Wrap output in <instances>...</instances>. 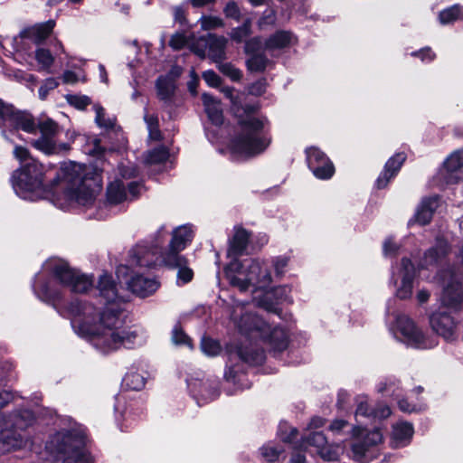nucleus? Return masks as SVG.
Segmentation results:
<instances>
[{
	"label": "nucleus",
	"mask_w": 463,
	"mask_h": 463,
	"mask_svg": "<svg viewBox=\"0 0 463 463\" xmlns=\"http://www.w3.org/2000/svg\"><path fill=\"white\" fill-rule=\"evenodd\" d=\"M98 290L104 299L102 308L81 300L73 301L69 306L68 312L75 332L88 337L91 345L103 354L144 345L146 332L137 326H125L123 305L126 299L110 275L104 273L99 277Z\"/></svg>",
	"instance_id": "nucleus-1"
},
{
	"label": "nucleus",
	"mask_w": 463,
	"mask_h": 463,
	"mask_svg": "<svg viewBox=\"0 0 463 463\" xmlns=\"http://www.w3.org/2000/svg\"><path fill=\"white\" fill-rule=\"evenodd\" d=\"M53 183L56 186L54 193L63 201L61 203L62 207H89L101 190L98 180L89 176L86 167L74 162L63 163Z\"/></svg>",
	"instance_id": "nucleus-2"
},
{
	"label": "nucleus",
	"mask_w": 463,
	"mask_h": 463,
	"mask_svg": "<svg viewBox=\"0 0 463 463\" xmlns=\"http://www.w3.org/2000/svg\"><path fill=\"white\" fill-rule=\"evenodd\" d=\"M449 251L447 241L439 237L435 245L425 252L420 266L421 269L436 271L435 279L442 287L441 304L444 307L458 308L463 304V276L455 267H443Z\"/></svg>",
	"instance_id": "nucleus-3"
},
{
	"label": "nucleus",
	"mask_w": 463,
	"mask_h": 463,
	"mask_svg": "<svg viewBox=\"0 0 463 463\" xmlns=\"http://www.w3.org/2000/svg\"><path fill=\"white\" fill-rule=\"evenodd\" d=\"M250 110L239 115L240 134L231 140L229 150L235 158H246L262 153L270 144V137L262 135L264 120L256 118Z\"/></svg>",
	"instance_id": "nucleus-4"
},
{
	"label": "nucleus",
	"mask_w": 463,
	"mask_h": 463,
	"mask_svg": "<svg viewBox=\"0 0 463 463\" xmlns=\"http://www.w3.org/2000/svg\"><path fill=\"white\" fill-rule=\"evenodd\" d=\"M165 242L162 232H158L155 242L150 246L137 245L133 250V263L140 267H152L164 264L171 268L178 269L177 281L185 284L192 280L193 270L186 266V260L175 253H163L162 245Z\"/></svg>",
	"instance_id": "nucleus-5"
},
{
	"label": "nucleus",
	"mask_w": 463,
	"mask_h": 463,
	"mask_svg": "<svg viewBox=\"0 0 463 463\" xmlns=\"http://www.w3.org/2000/svg\"><path fill=\"white\" fill-rule=\"evenodd\" d=\"M225 275L233 287L246 291L250 287L265 288L271 283V274L267 261L250 260L243 264L232 260L225 268Z\"/></svg>",
	"instance_id": "nucleus-6"
},
{
	"label": "nucleus",
	"mask_w": 463,
	"mask_h": 463,
	"mask_svg": "<svg viewBox=\"0 0 463 463\" xmlns=\"http://www.w3.org/2000/svg\"><path fill=\"white\" fill-rule=\"evenodd\" d=\"M44 166L36 160H30L14 172L12 184L15 194L23 199L34 201L45 192Z\"/></svg>",
	"instance_id": "nucleus-7"
},
{
	"label": "nucleus",
	"mask_w": 463,
	"mask_h": 463,
	"mask_svg": "<svg viewBox=\"0 0 463 463\" xmlns=\"http://www.w3.org/2000/svg\"><path fill=\"white\" fill-rule=\"evenodd\" d=\"M84 435L77 430H61L51 437L46 444L50 453L61 456L64 461L89 463L84 450Z\"/></svg>",
	"instance_id": "nucleus-8"
},
{
	"label": "nucleus",
	"mask_w": 463,
	"mask_h": 463,
	"mask_svg": "<svg viewBox=\"0 0 463 463\" xmlns=\"http://www.w3.org/2000/svg\"><path fill=\"white\" fill-rule=\"evenodd\" d=\"M242 311L241 307H237L234 313L232 315V318L235 325L241 332L249 333L252 331H260L261 336L269 341L275 350L282 351L287 347L288 336L286 332L281 327L270 328V326L262 321L259 317L246 313L237 320L236 313L237 310Z\"/></svg>",
	"instance_id": "nucleus-9"
},
{
	"label": "nucleus",
	"mask_w": 463,
	"mask_h": 463,
	"mask_svg": "<svg viewBox=\"0 0 463 463\" xmlns=\"http://www.w3.org/2000/svg\"><path fill=\"white\" fill-rule=\"evenodd\" d=\"M383 440V436L379 429L369 430L361 426H354L352 430L351 457L359 462L372 459L371 452Z\"/></svg>",
	"instance_id": "nucleus-10"
},
{
	"label": "nucleus",
	"mask_w": 463,
	"mask_h": 463,
	"mask_svg": "<svg viewBox=\"0 0 463 463\" xmlns=\"http://www.w3.org/2000/svg\"><path fill=\"white\" fill-rule=\"evenodd\" d=\"M46 269H50L53 276L64 286L76 293L86 292L93 283L91 278L71 269L62 260H50L46 263Z\"/></svg>",
	"instance_id": "nucleus-11"
},
{
	"label": "nucleus",
	"mask_w": 463,
	"mask_h": 463,
	"mask_svg": "<svg viewBox=\"0 0 463 463\" xmlns=\"http://www.w3.org/2000/svg\"><path fill=\"white\" fill-rule=\"evenodd\" d=\"M391 331L395 337L415 348L427 349L436 345L433 340L424 336L422 332L416 327L411 319L406 315H397L395 317V324L391 327Z\"/></svg>",
	"instance_id": "nucleus-12"
},
{
	"label": "nucleus",
	"mask_w": 463,
	"mask_h": 463,
	"mask_svg": "<svg viewBox=\"0 0 463 463\" xmlns=\"http://www.w3.org/2000/svg\"><path fill=\"white\" fill-rule=\"evenodd\" d=\"M38 128L41 136L32 142L33 146L37 150L46 155L60 154L70 150L68 143H56L55 137L60 132V128L55 121L50 118L42 120L38 124Z\"/></svg>",
	"instance_id": "nucleus-13"
},
{
	"label": "nucleus",
	"mask_w": 463,
	"mask_h": 463,
	"mask_svg": "<svg viewBox=\"0 0 463 463\" xmlns=\"http://www.w3.org/2000/svg\"><path fill=\"white\" fill-rule=\"evenodd\" d=\"M227 43L228 39L224 36L209 33L207 36L198 39L191 49L199 57L207 56L216 63L226 59Z\"/></svg>",
	"instance_id": "nucleus-14"
},
{
	"label": "nucleus",
	"mask_w": 463,
	"mask_h": 463,
	"mask_svg": "<svg viewBox=\"0 0 463 463\" xmlns=\"http://www.w3.org/2000/svg\"><path fill=\"white\" fill-rule=\"evenodd\" d=\"M6 123L27 133H33L37 128L31 114L14 111L12 106L6 105L0 100V124Z\"/></svg>",
	"instance_id": "nucleus-15"
},
{
	"label": "nucleus",
	"mask_w": 463,
	"mask_h": 463,
	"mask_svg": "<svg viewBox=\"0 0 463 463\" xmlns=\"http://www.w3.org/2000/svg\"><path fill=\"white\" fill-rule=\"evenodd\" d=\"M307 160L309 169L319 179H329L335 173V167L328 157L318 148L307 149Z\"/></svg>",
	"instance_id": "nucleus-16"
},
{
	"label": "nucleus",
	"mask_w": 463,
	"mask_h": 463,
	"mask_svg": "<svg viewBox=\"0 0 463 463\" xmlns=\"http://www.w3.org/2000/svg\"><path fill=\"white\" fill-rule=\"evenodd\" d=\"M430 325L432 330L446 341L456 339V322L448 312L439 310L432 313L430 317Z\"/></svg>",
	"instance_id": "nucleus-17"
},
{
	"label": "nucleus",
	"mask_w": 463,
	"mask_h": 463,
	"mask_svg": "<svg viewBox=\"0 0 463 463\" xmlns=\"http://www.w3.org/2000/svg\"><path fill=\"white\" fill-rule=\"evenodd\" d=\"M463 148L453 152L445 161L442 175L447 184H456L463 180Z\"/></svg>",
	"instance_id": "nucleus-18"
},
{
	"label": "nucleus",
	"mask_w": 463,
	"mask_h": 463,
	"mask_svg": "<svg viewBox=\"0 0 463 463\" xmlns=\"http://www.w3.org/2000/svg\"><path fill=\"white\" fill-rule=\"evenodd\" d=\"M127 283L128 288L141 298L153 294L159 287V283L155 279L137 274L133 276Z\"/></svg>",
	"instance_id": "nucleus-19"
},
{
	"label": "nucleus",
	"mask_w": 463,
	"mask_h": 463,
	"mask_svg": "<svg viewBox=\"0 0 463 463\" xmlns=\"http://www.w3.org/2000/svg\"><path fill=\"white\" fill-rule=\"evenodd\" d=\"M402 282L399 286L396 295L402 299H405L411 296L412 281L415 275V269L409 259H402Z\"/></svg>",
	"instance_id": "nucleus-20"
},
{
	"label": "nucleus",
	"mask_w": 463,
	"mask_h": 463,
	"mask_svg": "<svg viewBox=\"0 0 463 463\" xmlns=\"http://www.w3.org/2000/svg\"><path fill=\"white\" fill-rule=\"evenodd\" d=\"M194 232L189 225H182L175 229L172 232V240L169 243V249L165 253L179 254L186 245L192 241Z\"/></svg>",
	"instance_id": "nucleus-21"
},
{
	"label": "nucleus",
	"mask_w": 463,
	"mask_h": 463,
	"mask_svg": "<svg viewBox=\"0 0 463 463\" xmlns=\"http://www.w3.org/2000/svg\"><path fill=\"white\" fill-rule=\"evenodd\" d=\"M54 26L55 21L49 20L24 29L21 32L20 35L23 38L31 39L36 44H41L49 37Z\"/></svg>",
	"instance_id": "nucleus-22"
},
{
	"label": "nucleus",
	"mask_w": 463,
	"mask_h": 463,
	"mask_svg": "<svg viewBox=\"0 0 463 463\" xmlns=\"http://www.w3.org/2000/svg\"><path fill=\"white\" fill-rule=\"evenodd\" d=\"M405 159L406 156L403 153H398L387 161L383 171L376 180L379 189L386 187L389 181L396 175Z\"/></svg>",
	"instance_id": "nucleus-23"
},
{
	"label": "nucleus",
	"mask_w": 463,
	"mask_h": 463,
	"mask_svg": "<svg viewBox=\"0 0 463 463\" xmlns=\"http://www.w3.org/2000/svg\"><path fill=\"white\" fill-rule=\"evenodd\" d=\"M313 446L317 452L326 460L331 461L337 458V453L328 449L326 439L322 432H314L307 440L301 442V447Z\"/></svg>",
	"instance_id": "nucleus-24"
},
{
	"label": "nucleus",
	"mask_w": 463,
	"mask_h": 463,
	"mask_svg": "<svg viewBox=\"0 0 463 463\" xmlns=\"http://www.w3.org/2000/svg\"><path fill=\"white\" fill-rule=\"evenodd\" d=\"M439 205V198L438 196L424 198L416 210L414 221L420 225L428 224L432 219L433 213Z\"/></svg>",
	"instance_id": "nucleus-25"
},
{
	"label": "nucleus",
	"mask_w": 463,
	"mask_h": 463,
	"mask_svg": "<svg viewBox=\"0 0 463 463\" xmlns=\"http://www.w3.org/2000/svg\"><path fill=\"white\" fill-rule=\"evenodd\" d=\"M250 240V233L242 228H235L234 235L230 240L228 256L236 258L245 251Z\"/></svg>",
	"instance_id": "nucleus-26"
},
{
	"label": "nucleus",
	"mask_w": 463,
	"mask_h": 463,
	"mask_svg": "<svg viewBox=\"0 0 463 463\" xmlns=\"http://www.w3.org/2000/svg\"><path fill=\"white\" fill-rule=\"evenodd\" d=\"M413 435V427L409 422H398L392 426V446L400 448L408 445Z\"/></svg>",
	"instance_id": "nucleus-27"
},
{
	"label": "nucleus",
	"mask_w": 463,
	"mask_h": 463,
	"mask_svg": "<svg viewBox=\"0 0 463 463\" xmlns=\"http://www.w3.org/2000/svg\"><path fill=\"white\" fill-rule=\"evenodd\" d=\"M202 99L204 110L211 122L216 126L222 125L223 122V115L220 100L207 93H203Z\"/></svg>",
	"instance_id": "nucleus-28"
},
{
	"label": "nucleus",
	"mask_w": 463,
	"mask_h": 463,
	"mask_svg": "<svg viewBox=\"0 0 463 463\" xmlns=\"http://www.w3.org/2000/svg\"><path fill=\"white\" fill-rule=\"evenodd\" d=\"M293 36L289 32L279 31L271 35L266 42L264 49L269 52L286 48L291 44Z\"/></svg>",
	"instance_id": "nucleus-29"
},
{
	"label": "nucleus",
	"mask_w": 463,
	"mask_h": 463,
	"mask_svg": "<svg viewBox=\"0 0 463 463\" xmlns=\"http://www.w3.org/2000/svg\"><path fill=\"white\" fill-rule=\"evenodd\" d=\"M34 59L37 62V71L41 72L52 73L55 58L49 49L39 47L34 52Z\"/></svg>",
	"instance_id": "nucleus-30"
},
{
	"label": "nucleus",
	"mask_w": 463,
	"mask_h": 463,
	"mask_svg": "<svg viewBox=\"0 0 463 463\" xmlns=\"http://www.w3.org/2000/svg\"><path fill=\"white\" fill-rule=\"evenodd\" d=\"M107 198L110 203L117 204L127 199L125 184L120 180L109 184L107 189Z\"/></svg>",
	"instance_id": "nucleus-31"
},
{
	"label": "nucleus",
	"mask_w": 463,
	"mask_h": 463,
	"mask_svg": "<svg viewBox=\"0 0 463 463\" xmlns=\"http://www.w3.org/2000/svg\"><path fill=\"white\" fill-rule=\"evenodd\" d=\"M157 96L161 100L169 101L175 92V82L168 77H159L156 80Z\"/></svg>",
	"instance_id": "nucleus-32"
},
{
	"label": "nucleus",
	"mask_w": 463,
	"mask_h": 463,
	"mask_svg": "<svg viewBox=\"0 0 463 463\" xmlns=\"http://www.w3.org/2000/svg\"><path fill=\"white\" fill-rule=\"evenodd\" d=\"M269 63L270 61L262 52L252 54L246 61L247 69L251 72H262Z\"/></svg>",
	"instance_id": "nucleus-33"
},
{
	"label": "nucleus",
	"mask_w": 463,
	"mask_h": 463,
	"mask_svg": "<svg viewBox=\"0 0 463 463\" xmlns=\"http://www.w3.org/2000/svg\"><path fill=\"white\" fill-rule=\"evenodd\" d=\"M237 354L240 359L250 364H260L264 361V352L260 349H239Z\"/></svg>",
	"instance_id": "nucleus-34"
},
{
	"label": "nucleus",
	"mask_w": 463,
	"mask_h": 463,
	"mask_svg": "<svg viewBox=\"0 0 463 463\" xmlns=\"http://www.w3.org/2000/svg\"><path fill=\"white\" fill-rule=\"evenodd\" d=\"M169 156L168 150L165 146H158L145 155L144 162L146 165L160 164L167 160Z\"/></svg>",
	"instance_id": "nucleus-35"
},
{
	"label": "nucleus",
	"mask_w": 463,
	"mask_h": 463,
	"mask_svg": "<svg viewBox=\"0 0 463 463\" xmlns=\"http://www.w3.org/2000/svg\"><path fill=\"white\" fill-rule=\"evenodd\" d=\"M250 34L251 21L250 19H246L241 26L232 29L229 36L232 41L240 43H242Z\"/></svg>",
	"instance_id": "nucleus-36"
},
{
	"label": "nucleus",
	"mask_w": 463,
	"mask_h": 463,
	"mask_svg": "<svg viewBox=\"0 0 463 463\" xmlns=\"http://www.w3.org/2000/svg\"><path fill=\"white\" fill-rule=\"evenodd\" d=\"M94 110L96 112L95 122L99 128L106 129L114 128L116 123V118L114 117H107L105 109L99 105H95Z\"/></svg>",
	"instance_id": "nucleus-37"
},
{
	"label": "nucleus",
	"mask_w": 463,
	"mask_h": 463,
	"mask_svg": "<svg viewBox=\"0 0 463 463\" xmlns=\"http://www.w3.org/2000/svg\"><path fill=\"white\" fill-rule=\"evenodd\" d=\"M39 298L46 302L52 304L54 307H58L61 299V294L58 291L51 290L47 286H43L41 288H36Z\"/></svg>",
	"instance_id": "nucleus-38"
},
{
	"label": "nucleus",
	"mask_w": 463,
	"mask_h": 463,
	"mask_svg": "<svg viewBox=\"0 0 463 463\" xmlns=\"http://www.w3.org/2000/svg\"><path fill=\"white\" fill-rule=\"evenodd\" d=\"M381 391H386L392 395L395 396V398L398 400V406L402 411L412 412L418 411L415 405L409 404L404 399H399L400 394L396 392L393 383H386L385 387L381 389Z\"/></svg>",
	"instance_id": "nucleus-39"
},
{
	"label": "nucleus",
	"mask_w": 463,
	"mask_h": 463,
	"mask_svg": "<svg viewBox=\"0 0 463 463\" xmlns=\"http://www.w3.org/2000/svg\"><path fill=\"white\" fill-rule=\"evenodd\" d=\"M201 28L203 31L214 30L224 26L223 20L219 16L203 15L199 19Z\"/></svg>",
	"instance_id": "nucleus-40"
},
{
	"label": "nucleus",
	"mask_w": 463,
	"mask_h": 463,
	"mask_svg": "<svg viewBox=\"0 0 463 463\" xmlns=\"http://www.w3.org/2000/svg\"><path fill=\"white\" fill-rule=\"evenodd\" d=\"M123 382L125 385L134 391H138L145 386V379L138 373H128L125 375Z\"/></svg>",
	"instance_id": "nucleus-41"
},
{
	"label": "nucleus",
	"mask_w": 463,
	"mask_h": 463,
	"mask_svg": "<svg viewBox=\"0 0 463 463\" xmlns=\"http://www.w3.org/2000/svg\"><path fill=\"white\" fill-rule=\"evenodd\" d=\"M216 65L218 70L224 75L228 76L231 80L237 81L241 79V71L231 62H223L222 61L216 62Z\"/></svg>",
	"instance_id": "nucleus-42"
},
{
	"label": "nucleus",
	"mask_w": 463,
	"mask_h": 463,
	"mask_svg": "<svg viewBox=\"0 0 463 463\" xmlns=\"http://www.w3.org/2000/svg\"><path fill=\"white\" fill-rule=\"evenodd\" d=\"M462 15L460 6L454 5L439 13V21L442 24H449L459 19Z\"/></svg>",
	"instance_id": "nucleus-43"
},
{
	"label": "nucleus",
	"mask_w": 463,
	"mask_h": 463,
	"mask_svg": "<svg viewBox=\"0 0 463 463\" xmlns=\"http://www.w3.org/2000/svg\"><path fill=\"white\" fill-rule=\"evenodd\" d=\"M284 451L280 447L273 444H266L260 449L262 457L269 462H274L279 459L280 454Z\"/></svg>",
	"instance_id": "nucleus-44"
},
{
	"label": "nucleus",
	"mask_w": 463,
	"mask_h": 463,
	"mask_svg": "<svg viewBox=\"0 0 463 463\" xmlns=\"http://www.w3.org/2000/svg\"><path fill=\"white\" fill-rule=\"evenodd\" d=\"M201 348L203 353L208 356H215L221 351V346L217 341L205 337L202 340Z\"/></svg>",
	"instance_id": "nucleus-45"
},
{
	"label": "nucleus",
	"mask_w": 463,
	"mask_h": 463,
	"mask_svg": "<svg viewBox=\"0 0 463 463\" xmlns=\"http://www.w3.org/2000/svg\"><path fill=\"white\" fill-rule=\"evenodd\" d=\"M58 86H59V82L56 79H54V78L45 79L43 81V83L40 86L39 90H38L39 99L42 100L46 99L49 92L51 90H53L54 89H56Z\"/></svg>",
	"instance_id": "nucleus-46"
},
{
	"label": "nucleus",
	"mask_w": 463,
	"mask_h": 463,
	"mask_svg": "<svg viewBox=\"0 0 463 463\" xmlns=\"http://www.w3.org/2000/svg\"><path fill=\"white\" fill-rule=\"evenodd\" d=\"M262 48L263 43L260 37H253L245 41L244 52L249 55L260 53Z\"/></svg>",
	"instance_id": "nucleus-47"
},
{
	"label": "nucleus",
	"mask_w": 463,
	"mask_h": 463,
	"mask_svg": "<svg viewBox=\"0 0 463 463\" xmlns=\"http://www.w3.org/2000/svg\"><path fill=\"white\" fill-rule=\"evenodd\" d=\"M66 99L69 102V104H71L78 109H84L88 105L90 104V98L84 95H68L66 97Z\"/></svg>",
	"instance_id": "nucleus-48"
},
{
	"label": "nucleus",
	"mask_w": 463,
	"mask_h": 463,
	"mask_svg": "<svg viewBox=\"0 0 463 463\" xmlns=\"http://www.w3.org/2000/svg\"><path fill=\"white\" fill-rule=\"evenodd\" d=\"M372 411H373V408H370L367 404V398L366 397H358L357 398V408L355 411V417L358 418L360 416L364 417H373Z\"/></svg>",
	"instance_id": "nucleus-49"
},
{
	"label": "nucleus",
	"mask_w": 463,
	"mask_h": 463,
	"mask_svg": "<svg viewBox=\"0 0 463 463\" xmlns=\"http://www.w3.org/2000/svg\"><path fill=\"white\" fill-rule=\"evenodd\" d=\"M172 340L175 345H185L191 346V340L186 334L178 326L173 329Z\"/></svg>",
	"instance_id": "nucleus-50"
},
{
	"label": "nucleus",
	"mask_w": 463,
	"mask_h": 463,
	"mask_svg": "<svg viewBox=\"0 0 463 463\" xmlns=\"http://www.w3.org/2000/svg\"><path fill=\"white\" fill-rule=\"evenodd\" d=\"M223 13L226 15V17L232 18L236 21H239L241 18L240 8L238 5L233 1L227 3L223 9Z\"/></svg>",
	"instance_id": "nucleus-51"
},
{
	"label": "nucleus",
	"mask_w": 463,
	"mask_h": 463,
	"mask_svg": "<svg viewBox=\"0 0 463 463\" xmlns=\"http://www.w3.org/2000/svg\"><path fill=\"white\" fill-rule=\"evenodd\" d=\"M187 43L186 36L184 33H176L172 35L169 45L175 51L181 50Z\"/></svg>",
	"instance_id": "nucleus-52"
},
{
	"label": "nucleus",
	"mask_w": 463,
	"mask_h": 463,
	"mask_svg": "<svg viewBox=\"0 0 463 463\" xmlns=\"http://www.w3.org/2000/svg\"><path fill=\"white\" fill-rule=\"evenodd\" d=\"M219 395V391L216 387H212L208 390V386L205 384L202 385L199 392V396L203 400L204 402L214 400Z\"/></svg>",
	"instance_id": "nucleus-53"
},
{
	"label": "nucleus",
	"mask_w": 463,
	"mask_h": 463,
	"mask_svg": "<svg viewBox=\"0 0 463 463\" xmlns=\"http://www.w3.org/2000/svg\"><path fill=\"white\" fill-rule=\"evenodd\" d=\"M203 78L210 87L216 88L221 84L220 77L213 71H204Z\"/></svg>",
	"instance_id": "nucleus-54"
},
{
	"label": "nucleus",
	"mask_w": 463,
	"mask_h": 463,
	"mask_svg": "<svg viewBox=\"0 0 463 463\" xmlns=\"http://www.w3.org/2000/svg\"><path fill=\"white\" fill-rule=\"evenodd\" d=\"M14 155L15 158H17L19 161L23 163V165L26 162H30V160H33L30 157V154L27 148L16 146L14 149Z\"/></svg>",
	"instance_id": "nucleus-55"
},
{
	"label": "nucleus",
	"mask_w": 463,
	"mask_h": 463,
	"mask_svg": "<svg viewBox=\"0 0 463 463\" xmlns=\"http://www.w3.org/2000/svg\"><path fill=\"white\" fill-rule=\"evenodd\" d=\"M276 21V13L274 10H266L263 16L260 19L259 24L262 27L265 24H274Z\"/></svg>",
	"instance_id": "nucleus-56"
},
{
	"label": "nucleus",
	"mask_w": 463,
	"mask_h": 463,
	"mask_svg": "<svg viewBox=\"0 0 463 463\" xmlns=\"http://www.w3.org/2000/svg\"><path fill=\"white\" fill-rule=\"evenodd\" d=\"M399 246L392 241L387 239L383 243V254L385 256H392L398 252Z\"/></svg>",
	"instance_id": "nucleus-57"
},
{
	"label": "nucleus",
	"mask_w": 463,
	"mask_h": 463,
	"mask_svg": "<svg viewBox=\"0 0 463 463\" xmlns=\"http://www.w3.org/2000/svg\"><path fill=\"white\" fill-rule=\"evenodd\" d=\"M372 413H373V417L374 418L384 419L391 414V409L386 405L381 404L377 408H373Z\"/></svg>",
	"instance_id": "nucleus-58"
},
{
	"label": "nucleus",
	"mask_w": 463,
	"mask_h": 463,
	"mask_svg": "<svg viewBox=\"0 0 463 463\" xmlns=\"http://www.w3.org/2000/svg\"><path fill=\"white\" fill-rule=\"evenodd\" d=\"M120 175L123 178H131L137 175V169L133 165H121L119 167Z\"/></svg>",
	"instance_id": "nucleus-59"
},
{
	"label": "nucleus",
	"mask_w": 463,
	"mask_h": 463,
	"mask_svg": "<svg viewBox=\"0 0 463 463\" xmlns=\"http://www.w3.org/2000/svg\"><path fill=\"white\" fill-rule=\"evenodd\" d=\"M301 445L299 447H295L290 458V463H307L306 457L302 452Z\"/></svg>",
	"instance_id": "nucleus-60"
},
{
	"label": "nucleus",
	"mask_w": 463,
	"mask_h": 463,
	"mask_svg": "<svg viewBox=\"0 0 463 463\" xmlns=\"http://www.w3.org/2000/svg\"><path fill=\"white\" fill-rule=\"evenodd\" d=\"M265 82L262 80L257 81L250 85L249 88V92L255 96H260L265 92Z\"/></svg>",
	"instance_id": "nucleus-61"
},
{
	"label": "nucleus",
	"mask_w": 463,
	"mask_h": 463,
	"mask_svg": "<svg viewBox=\"0 0 463 463\" xmlns=\"http://www.w3.org/2000/svg\"><path fill=\"white\" fill-rule=\"evenodd\" d=\"M288 265V259L285 257L277 258L274 261V268L278 276L284 273V269Z\"/></svg>",
	"instance_id": "nucleus-62"
},
{
	"label": "nucleus",
	"mask_w": 463,
	"mask_h": 463,
	"mask_svg": "<svg viewBox=\"0 0 463 463\" xmlns=\"http://www.w3.org/2000/svg\"><path fill=\"white\" fill-rule=\"evenodd\" d=\"M348 425V422L344 420H335L330 424V430L334 433H339L344 428Z\"/></svg>",
	"instance_id": "nucleus-63"
},
{
	"label": "nucleus",
	"mask_w": 463,
	"mask_h": 463,
	"mask_svg": "<svg viewBox=\"0 0 463 463\" xmlns=\"http://www.w3.org/2000/svg\"><path fill=\"white\" fill-rule=\"evenodd\" d=\"M412 55L420 56L423 61H432L435 58V54L431 52L430 48L422 49L419 52H413Z\"/></svg>",
	"instance_id": "nucleus-64"
}]
</instances>
